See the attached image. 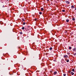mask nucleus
<instances>
[{
	"instance_id": "1",
	"label": "nucleus",
	"mask_w": 76,
	"mask_h": 76,
	"mask_svg": "<svg viewBox=\"0 0 76 76\" xmlns=\"http://www.w3.org/2000/svg\"><path fill=\"white\" fill-rule=\"evenodd\" d=\"M57 72L56 71H55L54 72V75H56V74H57Z\"/></svg>"
},
{
	"instance_id": "2",
	"label": "nucleus",
	"mask_w": 76,
	"mask_h": 76,
	"mask_svg": "<svg viewBox=\"0 0 76 76\" xmlns=\"http://www.w3.org/2000/svg\"><path fill=\"white\" fill-rule=\"evenodd\" d=\"M64 57H65V58H68V56L67 55H65L64 56Z\"/></svg>"
},
{
	"instance_id": "3",
	"label": "nucleus",
	"mask_w": 76,
	"mask_h": 76,
	"mask_svg": "<svg viewBox=\"0 0 76 76\" xmlns=\"http://www.w3.org/2000/svg\"><path fill=\"white\" fill-rule=\"evenodd\" d=\"M66 3L67 4H69L70 3V2L67 1H66Z\"/></svg>"
},
{
	"instance_id": "4",
	"label": "nucleus",
	"mask_w": 76,
	"mask_h": 76,
	"mask_svg": "<svg viewBox=\"0 0 76 76\" xmlns=\"http://www.w3.org/2000/svg\"><path fill=\"white\" fill-rule=\"evenodd\" d=\"M49 50H50V51H51V50H53V48L52 47H50V48H49Z\"/></svg>"
},
{
	"instance_id": "5",
	"label": "nucleus",
	"mask_w": 76,
	"mask_h": 76,
	"mask_svg": "<svg viewBox=\"0 0 76 76\" xmlns=\"http://www.w3.org/2000/svg\"><path fill=\"white\" fill-rule=\"evenodd\" d=\"M71 74L72 75H74V73H73V72H71Z\"/></svg>"
},
{
	"instance_id": "6",
	"label": "nucleus",
	"mask_w": 76,
	"mask_h": 76,
	"mask_svg": "<svg viewBox=\"0 0 76 76\" xmlns=\"http://www.w3.org/2000/svg\"><path fill=\"white\" fill-rule=\"evenodd\" d=\"M76 48H74V49H73V51H76Z\"/></svg>"
},
{
	"instance_id": "7",
	"label": "nucleus",
	"mask_w": 76,
	"mask_h": 76,
	"mask_svg": "<svg viewBox=\"0 0 76 76\" xmlns=\"http://www.w3.org/2000/svg\"><path fill=\"white\" fill-rule=\"evenodd\" d=\"M41 10H42V11L43 10H44V8H41Z\"/></svg>"
},
{
	"instance_id": "8",
	"label": "nucleus",
	"mask_w": 76,
	"mask_h": 76,
	"mask_svg": "<svg viewBox=\"0 0 76 76\" xmlns=\"http://www.w3.org/2000/svg\"><path fill=\"white\" fill-rule=\"evenodd\" d=\"M66 22H69V20L68 19L66 20Z\"/></svg>"
},
{
	"instance_id": "9",
	"label": "nucleus",
	"mask_w": 76,
	"mask_h": 76,
	"mask_svg": "<svg viewBox=\"0 0 76 76\" xmlns=\"http://www.w3.org/2000/svg\"><path fill=\"white\" fill-rule=\"evenodd\" d=\"M24 29H25V27H23L22 28V29H23V30Z\"/></svg>"
},
{
	"instance_id": "10",
	"label": "nucleus",
	"mask_w": 76,
	"mask_h": 76,
	"mask_svg": "<svg viewBox=\"0 0 76 76\" xmlns=\"http://www.w3.org/2000/svg\"><path fill=\"white\" fill-rule=\"evenodd\" d=\"M66 62H69V59L66 60Z\"/></svg>"
},
{
	"instance_id": "11",
	"label": "nucleus",
	"mask_w": 76,
	"mask_h": 76,
	"mask_svg": "<svg viewBox=\"0 0 76 76\" xmlns=\"http://www.w3.org/2000/svg\"><path fill=\"white\" fill-rule=\"evenodd\" d=\"M39 14H40V15H42V12H39Z\"/></svg>"
},
{
	"instance_id": "12",
	"label": "nucleus",
	"mask_w": 76,
	"mask_h": 76,
	"mask_svg": "<svg viewBox=\"0 0 76 76\" xmlns=\"http://www.w3.org/2000/svg\"><path fill=\"white\" fill-rule=\"evenodd\" d=\"M73 20H75V18H72Z\"/></svg>"
},
{
	"instance_id": "13",
	"label": "nucleus",
	"mask_w": 76,
	"mask_h": 76,
	"mask_svg": "<svg viewBox=\"0 0 76 76\" xmlns=\"http://www.w3.org/2000/svg\"><path fill=\"white\" fill-rule=\"evenodd\" d=\"M69 49H72V47H69Z\"/></svg>"
},
{
	"instance_id": "14",
	"label": "nucleus",
	"mask_w": 76,
	"mask_h": 76,
	"mask_svg": "<svg viewBox=\"0 0 76 76\" xmlns=\"http://www.w3.org/2000/svg\"><path fill=\"white\" fill-rule=\"evenodd\" d=\"M72 72H74L75 71V69H72Z\"/></svg>"
},
{
	"instance_id": "15",
	"label": "nucleus",
	"mask_w": 76,
	"mask_h": 76,
	"mask_svg": "<svg viewBox=\"0 0 76 76\" xmlns=\"http://www.w3.org/2000/svg\"><path fill=\"white\" fill-rule=\"evenodd\" d=\"M62 12H65V10H62Z\"/></svg>"
},
{
	"instance_id": "16",
	"label": "nucleus",
	"mask_w": 76,
	"mask_h": 76,
	"mask_svg": "<svg viewBox=\"0 0 76 76\" xmlns=\"http://www.w3.org/2000/svg\"><path fill=\"white\" fill-rule=\"evenodd\" d=\"M76 53L74 54V56H76Z\"/></svg>"
},
{
	"instance_id": "17",
	"label": "nucleus",
	"mask_w": 76,
	"mask_h": 76,
	"mask_svg": "<svg viewBox=\"0 0 76 76\" xmlns=\"http://www.w3.org/2000/svg\"><path fill=\"white\" fill-rule=\"evenodd\" d=\"M72 8H74V6H72Z\"/></svg>"
},
{
	"instance_id": "18",
	"label": "nucleus",
	"mask_w": 76,
	"mask_h": 76,
	"mask_svg": "<svg viewBox=\"0 0 76 76\" xmlns=\"http://www.w3.org/2000/svg\"><path fill=\"white\" fill-rule=\"evenodd\" d=\"M64 75V76H65L66 75V74H64V75Z\"/></svg>"
},
{
	"instance_id": "19",
	"label": "nucleus",
	"mask_w": 76,
	"mask_h": 76,
	"mask_svg": "<svg viewBox=\"0 0 76 76\" xmlns=\"http://www.w3.org/2000/svg\"><path fill=\"white\" fill-rule=\"evenodd\" d=\"M23 25H25V23H23Z\"/></svg>"
},
{
	"instance_id": "20",
	"label": "nucleus",
	"mask_w": 76,
	"mask_h": 76,
	"mask_svg": "<svg viewBox=\"0 0 76 76\" xmlns=\"http://www.w3.org/2000/svg\"><path fill=\"white\" fill-rule=\"evenodd\" d=\"M37 20V19H35L34 20H35V21H36V20Z\"/></svg>"
},
{
	"instance_id": "21",
	"label": "nucleus",
	"mask_w": 76,
	"mask_h": 76,
	"mask_svg": "<svg viewBox=\"0 0 76 76\" xmlns=\"http://www.w3.org/2000/svg\"><path fill=\"white\" fill-rule=\"evenodd\" d=\"M20 34H22V32H20Z\"/></svg>"
},
{
	"instance_id": "22",
	"label": "nucleus",
	"mask_w": 76,
	"mask_h": 76,
	"mask_svg": "<svg viewBox=\"0 0 76 76\" xmlns=\"http://www.w3.org/2000/svg\"><path fill=\"white\" fill-rule=\"evenodd\" d=\"M22 20H23V21H24V19H22Z\"/></svg>"
},
{
	"instance_id": "23",
	"label": "nucleus",
	"mask_w": 76,
	"mask_h": 76,
	"mask_svg": "<svg viewBox=\"0 0 76 76\" xmlns=\"http://www.w3.org/2000/svg\"><path fill=\"white\" fill-rule=\"evenodd\" d=\"M49 0H47V1H49Z\"/></svg>"
},
{
	"instance_id": "24",
	"label": "nucleus",
	"mask_w": 76,
	"mask_h": 76,
	"mask_svg": "<svg viewBox=\"0 0 76 76\" xmlns=\"http://www.w3.org/2000/svg\"><path fill=\"white\" fill-rule=\"evenodd\" d=\"M7 1H8V0H7Z\"/></svg>"
}]
</instances>
